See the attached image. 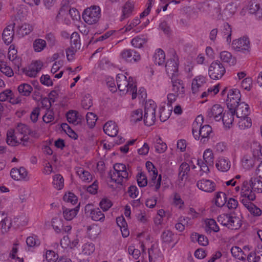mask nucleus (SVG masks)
<instances>
[{"mask_svg":"<svg viewBox=\"0 0 262 262\" xmlns=\"http://www.w3.org/2000/svg\"><path fill=\"white\" fill-rule=\"evenodd\" d=\"M16 132L25 136H28L29 134L31 133V129L26 124L18 123L16 127Z\"/></svg>","mask_w":262,"mask_h":262,"instance_id":"nucleus-49","label":"nucleus"},{"mask_svg":"<svg viewBox=\"0 0 262 262\" xmlns=\"http://www.w3.org/2000/svg\"><path fill=\"white\" fill-rule=\"evenodd\" d=\"M93 105L92 97L89 94L84 95L81 100V106L85 110L89 109Z\"/></svg>","mask_w":262,"mask_h":262,"instance_id":"nucleus-42","label":"nucleus"},{"mask_svg":"<svg viewBox=\"0 0 262 262\" xmlns=\"http://www.w3.org/2000/svg\"><path fill=\"white\" fill-rule=\"evenodd\" d=\"M13 93L10 90L7 89L0 93V101H5L9 99L10 96H12Z\"/></svg>","mask_w":262,"mask_h":262,"instance_id":"nucleus-64","label":"nucleus"},{"mask_svg":"<svg viewBox=\"0 0 262 262\" xmlns=\"http://www.w3.org/2000/svg\"><path fill=\"white\" fill-rule=\"evenodd\" d=\"M249 106L245 102H239L235 105L234 107H232L229 109L231 115H249Z\"/></svg>","mask_w":262,"mask_h":262,"instance_id":"nucleus-12","label":"nucleus"},{"mask_svg":"<svg viewBox=\"0 0 262 262\" xmlns=\"http://www.w3.org/2000/svg\"><path fill=\"white\" fill-rule=\"evenodd\" d=\"M226 72L224 66L219 60L213 61L209 67L208 74L211 79L218 80L221 79Z\"/></svg>","mask_w":262,"mask_h":262,"instance_id":"nucleus-5","label":"nucleus"},{"mask_svg":"<svg viewBox=\"0 0 262 262\" xmlns=\"http://www.w3.org/2000/svg\"><path fill=\"white\" fill-rule=\"evenodd\" d=\"M46 40L42 39H36L33 43V48L35 52H39L42 51L46 47Z\"/></svg>","mask_w":262,"mask_h":262,"instance_id":"nucleus-41","label":"nucleus"},{"mask_svg":"<svg viewBox=\"0 0 262 262\" xmlns=\"http://www.w3.org/2000/svg\"><path fill=\"white\" fill-rule=\"evenodd\" d=\"M233 116H214V118L216 120H220L222 118L225 126L229 128L230 127V125H232L234 121Z\"/></svg>","mask_w":262,"mask_h":262,"instance_id":"nucleus-38","label":"nucleus"},{"mask_svg":"<svg viewBox=\"0 0 262 262\" xmlns=\"http://www.w3.org/2000/svg\"><path fill=\"white\" fill-rule=\"evenodd\" d=\"M173 234L169 230L164 231L161 235V239L164 243H169L172 241Z\"/></svg>","mask_w":262,"mask_h":262,"instance_id":"nucleus-56","label":"nucleus"},{"mask_svg":"<svg viewBox=\"0 0 262 262\" xmlns=\"http://www.w3.org/2000/svg\"><path fill=\"white\" fill-rule=\"evenodd\" d=\"M241 196L244 198L241 200L243 204L248 209L251 205L253 203L251 201L255 199V195L252 192L249 186H248V182L244 181L241 189Z\"/></svg>","mask_w":262,"mask_h":262,"instance_id":"nucleus-6","label":"nucleus"},{"mask_svg":"<svg viewBox=\"0 0 262 262\" xmlns=\"http://www.w3.org/2000/svg\"><path fill=\"white\" fill-rule=\"evenodd\" d=\"M241 226L242 222L239 217L236 216H232L230 214L227 227L230 230H237Z\"/></svg>","mask_w":262,"mask_h":262,"instance_id":"nucleus-23","label":"nucleus"},{"mask_svg":"<svg viewBox=\"0 0 262 262\" xmlns=\"http://www.w3.org/2000/svg\"><path fill=\"white\" fill-rule=\"evenodd\" d=\"M154 57V62L156 64L160 66L165 62V53L161 49H158L156 50V52L155 53Z\"/></svg>","mask_w":262,"mask_h":262,"instance_id":"nucleus-33","label":"nucleus"},{"mask_svg":"<svg viewBox=\"0 0 262 262\" xmlns=\"http://www.w3.org/2000/svg\"><path fill=\"white\" fill-rule=\"evenodd\" d=\"M151 176V182L149 183L150 186H155V190L157 191L161 186V176L158 175V172H155V174H150Z\"/></svg>","mask_w":262,"mask_h":262,"instance_id":"nucleus-34","label":"nucleus"},{"mask_svg":"<svg viewBox=\"0 0 262 262\" xmlns=\"http://www.w3.org/2000/svg\"><path fill=\"white\" fill-rule=\"evenodd\" d=\"M17 90L19 94L24 96H29L33 91L31 85L26 83L20 84L18 86Z\"/></svg>","mask_w":262,"mask_h":262,"instance_id":"nucleus-32","label":"nucleus"},{"mask_svg":"<svg viewBox=\"0 0 262 262\" xmlns=\"http://www.w3.org/2000/svg\"><path fill=\"white\" fill-rule=\"evenodd\" d=\"M224 109L220 104L214 105L210 110L211 115H225L223 114Z\"/></svg>","mask_w":262,"mask_h":262,"instance_id":"nucleus-62","label":"nucleus"},{"mask_svg":"<svg viewBox=\"0 0 262 262\" xmlns=\"http://www.w3.org/2000/svg\"><path fill=\"white\" fill-rule=\"evenodd\" d=\"M248 186L253 192H262V181L257 178H251L248 182Z\"/></svg>","mask_w":262,"mask_h":262,"instance_id":"nucleus-21","label":"nucleus"},{"mask_svg":"<svg viewBox=\"0 0 262 262\" xmlns=\"http://www.w3.org/2000/svg\"><path fill=\"white\" fill-rule=\"evenodd\" d=\"M204 11L213 16L218 15L220 14L221 9L218 2L210 0L203 4Z\"/></svg>","mask_w":262,"mask_h":262,"instance_id":"nucleus-10","label":"nucleus"},{"mask_svg":"<svg viewBox=\"0 0 262 262\" xmlns=\"http://www.w3.org/2000/svg\"><path fill=\"white\" fill-rule=\"evenodd\" d=\"M137 181L139 187H143L147 185V180L145 174L141 172L137 176Z\"/></svg>","mask_w":262,"mask_h":262,"instance_id":"nucleus-52","label":"nucleus"},{"mask_svg":"<svg viewBox=\"0 0 262 262\" xmlns=\"http://www.w3.org/2000/svg\"><path fill=\"white\" fill-rule=\"evenodd\" d=\"M155 148L156 151L158 153H163L167 149V145L164 142H162V140L160 137H159L157 140V143L155 145Z\"/></svg>","mask_w":262,"mask_h":262,"instance_id":"nucleus-53","label":"nucleus"},{"mask_svg":"<svg viewBox=\"0 0 262 262\" xmlns=\"http://www.w3.org/2000/svg\"><path fill=\"white\" fill-rule=\"evenodd\" d=\"M179 177L182 180L185 176L188 174L190 171V166L186 162L182 163L179 169Z\"/></svg>","mask_w":262,"mask_h":262,"instance_id":"nucleus-44","label":"nucleus"},{"mask_svg":"<svg viewBox=\"0 0 262 262\" xmlns=\"http://www.w3.org/2000/svg\"><path fill=\"white\" fill-rule=\"evenodd\" d=\"M121 59L127 63H135L141 59L140 54L136 50L132 49H125L120 53Z\"/></svg>","mask_w":262,"mask_h":262,"instance_id":"nucleus-7","label":"nucleus"},{"mask_svg":"<svg viewBox=\"0 0 262 262\" xmlns=\"http://www.w3.org/2000/svg\"><path fill=\"white\" fill-rule=\"evenodd\" d=\"M231 28L227 23H224L222 28L221 29V34L223 37L226 38L227 42L229 43L231 42Z\"/></svg>","mask_w":262,"mask_h":262,"instance_id":"nucleus-31","label":"nucleus"},{"mask_svg":"<svg viewBox=\"0 0 262 262\" xmlns=\"http://www.w3.org/2000/svg\"><path fill=\"white\" fill-rule=\"evenodd\" d=\"M173 107L170 104H166L165 102L161 103L159 108V114L161 115L163 113L165 115H171Z\"/></svg>","mask_w":262,"mask_h":262,"instance_id":"nucleus-45","label":"nucleus"},{"mask_svg":"<svg viewBox=\"0 0 262 262\" xmlns=\"http://www.w3.org/2000/svg\"><path fill=\"white\" fill-rule=\"evenodd\" d=\"M63 178L60 174H56L53 177V184L54 187L60 190L63 187Z\"/></svg>","mask_w":262,"mask_h":262,"instance_id":"nucleus-48","label":"nucleus"},{"mask_svg":"<svg viewBox=\"0 0 262 262\" xmlns=\"http://www.w3.org/2000/svg\"><path fill=\"white\" fill-rule=\"evenodd\" d=\"M250 262H262V245L258 246L254 253H251L248 256Z\"/></svg>","mask_w":262,"mask_h":262,"instance_id":"nucleus-24","label":"nucleus"},{"mask_svg":"<svg viewBox=\"0 0 262 262\" xmlns=\"http://www.w3.org/2000/svg\"><path fill=\"white\" fill-rule=\"evenodd\" d=\"M227 202L226 194L223 192H219L216 194L215 204L218 207L223 206Z\"/></svg>","mask_w":262,"mask_h":262,"instance_id":"nucleus-43","label":"nucleus"},{"mask_svg":"<svg viewBox=\"0 0 262 262\" xmlns=\"http://www.w3.org/2000/svg\"><path fill=\"white\" fill-rule=\"evenodd\" d=\"M241 101L240 92L237 89L230 90L227 95L226 101L228 109L234 107L235 105Z\"/></svg>","mask_w":262,"mask_h":262,"instance_id":"nucleus-9","label":"nucleus"},{"mask_svg":"<svg viewBox=\"0 0 262 262\" xmlns=\"http://www.w3.org/2000/svg\"><path fill=\"white\" fill-rule=\"evenodd\" d=\"M167 74L171 78L176 77L178 73V63L174 59H170L165 64Z\"/></svg>","mask_w":262,"mask_h":262,"instance_id":"nucleus-15","label":"nucleus"},{"mask_svg":"<svg viewBox=\"0 0 262 262\" xmlns=\"http://www.w3.org/2000/svg\"><path fill=\"white\" fill-rule=\"evenodd\" d=\"M79 209V204L75 208L68 209L63 208V215L64 218L67 221L72 220L77 214Z\"/></svg>","mask_w":262,"mask_h":262,"instance_id":"nucleus-29","label":"nucleus"},{"mask_svg":"<svg viewBox=\"0 0 262 262\" xmlns=\"http://www.w3.org/2000/svg\"><path fill=\"white\" fill-rule=\"evenodd\" d=\"M204 161L210 166H213L214 163V156L210 149H206L203 154Z\"/></svg>","mask_w":262,"mask_h":262,"instance_id":"nucleus-40","label":"nucleus"},{"mask_svg":"<svg viewBox=\"0 0 262 262\" xmlns=\"http://www.w3.org/2000/svg\"><path fill=\"white\" fill-rule=\"evenodd\" d=\"M104 133L110 137H115L118 132V128L115 122L107 121L103 126Z\"/></svg>","mask_w":262,"mask_h":262,"instance_id":"nucleus-18","label":"nucleus"},{"mask_svg":"<svg viewBox=\"0 0 262 262\" xmlns=\"http://www.w3.org/2000/svg\"><path fill=\"white\" fill-rule=\"evenodd\" d=\"M198 188L206 192H212L215 190V184L212 181L207 179H202L196 183Z\"/></svg>","mask_w":262,"mask_h":262,"instance_id":"nucleus-14","label":"nucleus"},{"mask_svg":"<svg viewBox=\"0 0 262 262\" xmlns=\"http://www.w3.org/2000/svg\"><path fill=\"white\" fill-rule=\"evenodd\" d=\"M58 258V255L52 250H48L46 252V258L48 262H55Z\"/></svg>","mask_w":262,"mask_h":262,"instance_id":"nucleus-58","label":"nucleus"},{"mask_svg":"<svg viewBox=\"0 0 262 262\" xmlns=\"http://www.w3.org/2000/svg\"><path fill=\"white\" fill-rule=\"evenodd\" d=\"M40 81L41 84L48 86L53 84L52 80L48 75H42L40 78Z\"/></svg>","mask_w":262,"mask_h":262,"instance_id":"nucleus-63","label":"nucleus"},{"mask_svg":"<svg viewBox=\"0 0 262 262\" xmlns=\"http://www.w3.org/2000/svg\"><path fill=\"white\" fill-rule=\"evenodd\" d=\"M29 138L28 136H25L23 134L16 132L13 129H10L7 133V143L11 146H16L19 144H22L24 146H27L29 145Z\"/></svg>","mask_w":262,"mask_h":262,"instance_id":"nucleus-2","label":"nucleus"},{"mask_svg":"<svg viewBox=\"0 0 262 262\" xmlns=\"http://www.w3.org/2000/svg\"><path fill=\"white\" fill-rule=\"evenodd\" d=\"M206 83V79L203 76H198L192 80L191 90L193 94L196 93L199 89Z\"/></svg>","mask_w":262,"mask_h":262,"instance_id":"nucleus-20","label":"nucleus"},{"mask_svg":"<svg viewBox=\"0 0 262 262\" xmlns=\"http://www.w3.org/2000/svg\"><path fill=\"white\" fill-rule=\"evenodd\" d=\"M87 231L91 238H95L101 232V229L97 225L93 224L88 226Z\"/></svg>","mask_w":262,"mask_h":262,"instance_id":"nucleus-36","label":"nucleus"},{"mask_svg":"<svg viewBox=\"0 0 262 262\" xmlns=\"http://www.w3.org/2000/svg\"><path fill=\"white\" fill-rule=\"evenodd\" d=\"M0 225H1L2 232L5 233L9 230L11 226V220L7 216L4 217L2 219Z\"/></svg>","mask_w":262,"mask_h":262,"instance_id":"nucleus-46","label":"nucleus"},{"mask_svg":"<svg viewBox=\"0 0 262 262\" xmlns=\"http://www.w3.org/2000/svg\"><path fill=\"white\" fill-rule=\"evenodd\" d=\"M232 46L237 51H249L250 48V41L248 38L243 37L237 40H234L232 43Z\"/></svg>","mask_w":262,"mask_h":262,"instance_id":"nucleus-11","label":"nucleus"},{"mask_svg":"<svg viewBox=\"0 0 262 262\" xmlns=\"http://www.w3.org/2000/svg\"><path fill=\"white\" fill-rule=\"evenodd\" d=\"M116 83L119 90L126 94L129 92L132 95V99L136 98L137 96V85L134 82L132 77L127 79L126 77L123 74H119L116 77Z\"/></svg>","mask_w":262,"mask_h":262,"instance_id":"nucleus-1","label":"nucleus"},{"mask_svg":"<svg viewBox=\"0 0 262 262\" xmlns=\"http://www.w3.org/2000/svg\"><path fill=\"white\" fill-rule=\"evenodd\" d=\"M15 24L8 25L6 27L2 34V39L5 44L8 45L10 44L13 39L14 35V28Z\"/></svg>","mask_w":262,"mask_h":262,"instance_id":"nucleus-16","label":"nucleus"},{"mask_svg":"<svg viewBox=\"0 0 262 262\" xmlns=\"http://www.w3.org/2000/svg\"><path fill=\"white\" fill-rule=\"evenodd\" d=\"M249 11L250 13L255 14L258 18L262 17V8L257 0H251L249 2Z\"/></svg>","mask_w":262,"mask_h":262,"instance_id":"nucleus-19","label":"nucleus"},{"mask_svg":"<svg viewBox=\"0 0 262 262\" xmlns=\"http://www.w3.org/2000/svg\"><path fill=\"white\" fill-rule=\"evenodd\" d=\"M26 243L28 247H33L40 244V242L37 238V236L35 235L30 236L27 238Z\"/></svg>","mask_w":262,"mask_h":262,"instance_id":"nucleus-57","label":"nucleus"},{"mask_svg":"<svg viewBox=\"0 0 262 262\" xmlns=\"http://www.w3.org/2000/svg\"><path fill=\"white\" fill-rule=\"evenodd\" d=\"M206 223V231L207 232L211 231L217 232L220 230V228L217 226L216 222L213 219H207L205 221Z\"/></svg>","mask_w":262,"mask_h":262,"instance_id":"nucleus-35","label":"nucleus"},{"mask_svg":"<svg viewBox=\"0 0 262 262\" xmlns=\"http://www.w3.org/2000/svg\"><path fill=\"white\" fill-rule=\"evenodd\" d=\"M16 53L17 51L13 49L11 51L8 52V57L10 60L14 61L15 64H17V67L19 68V60L17 58Z\"/></svg>","mask_w":262,"mask_h":262,"instance_id":"nucleus-61","label":"nucleus"},{"mask_svg":"<svg viewBox=\"0 0 262 262\" xmlns=\"http://www.w3.org/2000/svg\"><path fill=\"white\" fill-rule=\"evenodd\" d=\"M63 199L65 202L71 203L73 205L76 204L78 201L77 196L72 192H69L68 193L65 194L63 197Z\"/></svg>","mask_w":262,"mask_h":262,"instance_id":"nucleus-54","label":"nucleus"},{"mask_svg":"<svg viewBox=\"0 0 262 262\" xmlns=\"http://www.w3.org/2000/svg\"><path fill=\"white\" fill-rule=\"evenodd\" d=\"M92 220L95 221H100L103 222L105 219V215L104 213L100 211V210L97 208H95L91 215L90 216Z\"/></svg>","mask_w":262,"mask_h":262,"instance_id":"nucleus-37","label":"nucleus"},{"mask_svg":"<svg viewBox=\"0 0 262 262\" xmlns=\"http://www.w3.org/2000/svg\"><path fill=\"white\" fill-rule=\"evenodd\" d=\"M112 205V202L107 198L103 199L99 203L100 207L104 211L108 210Z\"/></svg>","mask_w":262,"mask_h":262,"instance_id":"nucleus-59","label":"nucleus"},{"mask_svg":"<svg viewBox=\"0 0 262 262\" xmlns=\"http://www.w3.org/2000/svg\"><path fill=\"white\" fill-rule=\"evenodd\" d=\"M191 238L192 241H194L195 239L198 241L200 245L203 246H206L208 244L207 237L203 235L195 233L192 235Z\"/></svg>","mask_w":262,"mask_h":262,"instance_id":"nucleus-39","label":"nucleus"},{"mask_svg":"<svg viewBox=\"0 0 262 262\" xmlns=\"http://www.w3.org/2000/svg\"><path fill=\"white\" fill-rule=\"evenodd\" d=\"M230 214H222L218 216L217 221L221 225L226 226L227 227V224L229 222Z\"/></svg>","mask_w":262,"mask_h":262,"instance_id":"nucleus-60","label":"nucleus"},{"mask_svg":"<svg viewBox=\"0 0 262 262\" xmlns=\"http://www.w3.org/2000/svg\"><path fill=\"white\" fill-rule=\"evenodd\" d=\"M236 117L238 119V124L241 129H245L251 126L252 121L248 116H236Z\"/></svg>","mask_w":262,"mask_h":262,"instance_id":"nucleus-25","label":"nucleus"},{"mask_svg":"<svg viewBox=\"0 0 262 262\" xmlns=\"http://www.w3.org/2000/svg\"><path fill=\"white\" fill-rule=\"evenodd\" d=\"M220 59L224 62L228 63L230 66H233L236 63V59L232 57L231 54L228 51H222L220 53Z\"/></svg>","mask_w":262,"mask_h":262,"instance_id":"nucleus-27","label":"nucleus"},{"mask_svg":"<svg viewBox=\"0 0 262 262\" xmlns=\"http://www.w3.org/2000/svg\"><path fill=\"white\" fill-rule=\"evenodd\" d=\"M216 167L221 171H227L230 168V162L223 157L220 158L216 163Z\"/></svg>","mask_w":262,"mask_h":262,"instance_id":"nucleus-26","label":"nucleus"},{"mask_svg":"<svg viewBox=\"0 0 262 262\" xmlns=\"http://www.w3.org/2000/svg\"><path fill=\"white\" fill-rule=\"evenodd\" d=\"M132 11V6L130 3L127 2L123 7L122 14L121 17V20L122 21L126 17H128L129 14Z\"/></svg>","mask_w":262,"mask_h":262,"instance_id":"nucleus-50","label":"nucleus"},{"mask_svg":"<svg viewBox=\"0 0 262 262\" xmlns=\"http://www.w3.org/2000/svg\"><path fill=\"white\" fill-rule=\"evenodd\" d=\"M0 70L8 77H11L13 75V72L10 67L7 66L4 62L0 63Z\"/></svg>","mask_w":262,"mask_h":262,"instance_id":"nucleus-55","label":"nucleus"},{"mask_svg":"<svg viewBox=\"0 0 262 262\" xmlns=\"http://www.w3.org/2000/svg\"><path fill=\"white\" fill-rule=\"evenodd\" d=\"M70 42L72 48L71 52H72V54L77 50L80 49L81 46L80 36L77 32H73L71 34Z\"/></svg>","mask_w":262,"mask_h":262,"instance_id":"nucleus-22","label":"nucleus"},{"mask_svg":"<svg viewBox=\"0 0 262 262\" xmlns=\"http://www.w3.org/2000/svg\"><path fill=\"white\" fill-rule=\"evenodd\" d=\"M198 130L192 134L195 140H200L202 143H205L208 141L210 135L212 133V128L209 125H205L199 128Z\"/></svg>","mask_w":262,"mask_h":262,"instance_id":"nucleus-8","label":"nucleus"},{"mask_svg":"<svg viewBox=\"0 0 262 262\" xmlns=\"http://www.w3.org/2000/svg\"><path fill=\"white\" fill-rule=\"evenodd\" d=\"M147 39L144 35H138L133 38L130 43L133 47L136 48H142L147 42Z\"/></svg>","mask_w":262,"mask_h":262,"instance_id":"nucleus-28","label":"nucleus"},{"mask_svg":"<svg viewBox=\"0 0 262 262\" xmlns=\"http://www.w3.org/2000/svg\"><path fill=\"white\" fill-rule=\"evenodd\" d=\"M204 122V118L203 116H197L194 121L192 124V134H194V132L198 130L199 128L202 127V124Z\"/></svg>","mask_w":262,"mask_h":262,"instance_id":"nucleus-51","label":"nucleus"},{"mask_svg":"<svg viewBox=\"0 0 262 262\" xmlns=\"http://www.w3.org/2000/svg\"><path fill=\"white\" fill-rule=\"evenodd\" d=\"M43 66V63L39 60L32 62L28 68V70H24L25 74L30 77H35L40 72Z\"/></svg>","mask_w":262,"mask_h":262,"instance_id":"nucleus-13","label":"nucleus"},{"mask_svg":"<svg viewBox=\"0 0 262 262\" xmlns=\"http://www.w3.org/2000/svg\"><path fill=\"white\" fill-rule=\"evenodd\" d=\"M171 79L172 83V91L177 95V96L182 97L185 92V88L182 81L176 78V77H172Z\"/></svg>","mask_w":262,"mask_h":262,"instance_id":"nucleus-17","label":"nucleus"},{"mask_svg":"<svg viewBox=\"0 0 262 262\" xmlns=\"http://www.w3.org/2000/svg\"><path fill=\"white\" fill-rule=\"evenodd\" d=\"M77 173L83 181L89 182L92 180V176L90 173L88 171L84 170L83 168H79L77 171Z\"/></svg>","mask_w":262,"mask_h":262,"instance_id":"nucleus-47","label":"nucleus"},{"mask_svg":"<svg viewBox=\"0 0 262 262\" xmlns=\"http://www.w3.org/2000/svg\"><path fill=\"white\" fill-rule=\"evenodd\" d=\"M101 15V9L98 6H92L84 10L82 13L84 21L89 25H93L98 22Z\"/></svg>","mask_w":262,"mask_h":262,"instance_id":"nucleus-3","label":"nucleus"},{"mask_svg":"<svg viewBox=\"0 0 262 262\" xmlns=\"http://www.w3.org/2000/svg\"><path fill=\"white\" fill-rule=\"evenodd\" d=\"M113 173L110 171L109 176L112 181L118 184H122L123 179H127L128 173L126 166L122 163H116L114 165Z\"/></svg>","mask_w":262,"mask_h":262,"instance_id":"nucleus-4","label":"nucleus"},{"mask_svg":"<svg viewBox=\"0 0 262 262\" xmlns=\"http://www.w3.org/2000/svg\"><path fill=\"white\" fill-rule=\"evenodd\" d=\"M157 105L152 100L146 101L144 105V115H156Z\"/></svg>","mask_w":262,"mask_h":262,"instance_id":"nucleus-30","label":"nucleus"}]
</instances>
